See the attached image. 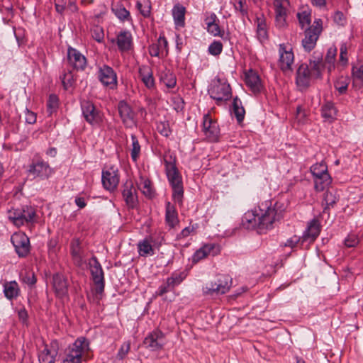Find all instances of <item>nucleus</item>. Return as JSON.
<instances>
[{
    "mask_svg": "<svg viewBox=\"0 0 363 363\" xmlns=\"http://www.w3.org/2000/svg\"><path fill=\"white\" fill-rule=\"evenodd\" d=\"M89 342L84 337H78L65 351L61 363H82L83 355L89 350Z\"/></svg>",
    "mask_w": 363,
    "mask_h": 363,
    "instance_id": "3",
    "label": "nucleus"
},
{
    "mask_svg": "<svg viewBox=\"0 0 363 363\" xmlns=\"http://www.w3.org/2000/svg\"><path fill=\"white\" fill-rule=\"evenodd\" d=\"M28 172L35 178L46 179L52 174V169L48 162L41 159H38L33 160L31 164L28 166Z\"/></svg>",
    "mask_w": 363,
    "mask_h": 363,
    "instance_id": "11",
    "label": "nucleus"
},
{
    "mask_svg": "<svg viewBox=\"0 0 363 363\" xmlns=\"http://www.w3.org/2000/svg\"><path fill=\"white\" fill-rule=\"evenodd\" d=\"M223 50V45L220 41H213L208 47V52L214 56H217L221 53Z\"/></svg>",
    "mask_w": 363,
    "mask_h": 363,
    "instance_id": "58",
    "label": "nucleus"
},
{
    "mask_svg": "<svg viewBox=\"0 0 363 363\" xmlns=\"http://www.w3.org/2000/svg\"><path fill=\"white\" fill-rule=\"evenodd\" d=\"M119 180L118 169L111 167L102 171L101 182L106 190L113 191L117 188Z\"/></svg>",
    "mask_w": 363,
    "mask_h": 363,
    "instance_id": "15",
    "label": "nucleus"
},
{
    "mask_svg": "<svg viewBox=\"0 0 363 363\" xmlns=\"http://www.w3.org/2000/svg\"><path fill=\"white\" fill-rule=\"evenodd\" d=\"M136 8L143 17H150L151 13V4L149 0H143L142 1H138L136 3Z\"/></svg>",
    "mask_w": 363,
    "mask_h": 363,
    "instance_id": "45",
    "label": "nucleus"
},
{
    "mask_svg": "<svg viewBox=\"0 0 363 363\" xmlns=\"http://www.w3.org/2000/svg\"><path fill=\"white\" fill-rule=\"evenodd\" d=\"M138 251L140 256L147 257L154 255V249L149 239L145 238L138 244Z\"/></svg>",
    "mask_w": 363,
    "mask_h": 363,
    "instance_id": "37",
    "label": "nucleus"
},
{
    "mask_svg": "<svg viewBox=\"0 0 363 363\" xmlns=\"http://www.w3.org/2000/svg\"><path fill=\"white\" fill-rule=\"evenodd\" d=\"M165 221L172 228L179 223L178 213L176 208L169 201H167L165 206Z\"/></svg>",
    "mask_w": 363,
    "mask_h": 363,
    "instance_id": "32",
    "label": "nucleus"
},
{
    "mask_svg": "<svg viewBox=\"0 0 363 363\" xmlns=\"http://www.w3.org/2000/svg\"><path fill=\"white\" fill-rule=\"evenodd\" d=\"M20 288L16 281H7L4 284V294L5 297L12 301L20 295Z\"/></svg>",
    "mask_w": 363,
    "mask_h": 363,
    "instance_id": "33",
    "label": "nucleus"
},
{
    "mask_svg": "<svg viewBox=\"0 0 363 363\" xmlns=\"http://www.w3.org/2000/svg\"><path fill=\"white\" fill-rule=\"evenodd\" d=\"M352 76L354 83H363V65L353 66Z\"/></svg>",
    "mask_w": 363,
    "mask_h": 363,
    "instance_id": "50",
    "label": "nucleus"
},
{
    "mask_svg": "<svg viewBox=\"0 0 363 363\" xmlns=\"http://www.w3.org/2000/svg\"><path fill=\"white\" fill-rule=\"evenodd\" d=\"M233 113L235 114V116L236 117L238 122V123L242 122L245 117V111L242 106L241 101L239 99H238V97H235L233 99Z\"/></svg>",
    "mask_w": 363,
    "mask_h": 363,
    "instance_id": "39",
    "label": "nucleus"
},
{
    "mask_svg": "<svg viewBox=\"0 0 363 363\" xmlns=\"http://www.w3.org/2000/svg\"><path fill=\"white\" fill-rule=\"evenodd\" d=\"M279 65L283 72L291 71L294 56L291 50H286L284 45H279Z\"/></svg>",
    "mask_w": 363,
    "mask_h": 363,
    "instance_id": "27",
    "label": "nucleus"
},
{
    "mask_svg": "<svg viewBox=\"0 0 363 363\" xmlns=\"http://www.w3.org/2000/svg\"><path fill=\"white\" fill-rule=\"evenodd\" d=\"M60 78L65 89H68L69 87L72 86L74 79V75L71 71L65 72Z\"/></svg>",
    "mask_w": 363,
    "mask_h": 363,
    "instance_id": "51",
    "label": "nucleus"
},
{
    "mask_svg": "<svg viewBox=\"0 0 363 363\" xmlns=\"http://www.w3.org/2000/svg\"><path fill=\"white\" fill-rule=\"evenodd\" d=\"M165 172L172 189V199L179 204L182 203L184 196V186L182 177L176 166V157L169 151L164 155Z\"/></svg>",
    "mask_w": 363,
    "mask_h": 363,
    "instance_id": "2",
    "label": "nucleus"
},
{
    "mask_svg": "<svg viewBox=\"0 0 363 363\" xmlns=\"http://www.w3.org/2000/svg\"><path fill=\"white\" fill-rule=\"evenodd\" d=\"M9 219L19 228L25 224L33 223L35 211L30 206H25L22 209H13L9 211Z\"/></svg>",
    "mask_w": 363,
    "mask_h": 363,
    "instance_id": "7",
    "label": "nucleus"
},
{
    "mask_svg": "<svg viewBox=\"0 0 363 363\" xmlns=\"http://www.w3.org/2000/svg\"><path fill=\"white\" fill-rule=\"evenodd\" d=\"M59 106V99L55 94H50L47 102V111L49 115L56 112Z\"/></svg>",
    "mask_w": 363,
    "mask_h": 363,
    "instance_id": "48",
    "label": "nucleus"
},
{
    "mask_svg": "<svg viewBox=\"0 0 363 363\" xmlns=\"http://www.w3.org/2000/svg\"><path fill=\"white\" fill-rule=\"evenodd\" d=\"M232 283V278L228 275H218L214 281L202 288L203 294L211 296L225 294L230 289Z\"/></svg>",
    "mask_w": 363,
    "mask_h": 363,
    "instance_id": "5",
    "label": "nucleus"
},
{
    "mask_svg": "<svg viewBox=\"0 0 363 363\" xmlns=\"http://www.w3.org/2000/svg\"><path fill=\"white\" fill-rule=\"evenodd\" d=\"M112 42L116 43L118 48L121 52H128L133 45L132 34L126 30L119 32L116 40L113 39Z\"/></svg>",
    "mask_w": 363,
    "mask_h": 363,
    "instance_id": "26",
    "label": "nucleus"
},
{
    "mask_svg": "<svg viewBox=\"0 0 363 363\" xmlns=\"http://www.w3.org/2000/svg\"><path fill=\"white\" fill-rule=\"evenodd\" d=\"M149 54L152 57H163L165 55L163 54V50L159 46L158 43H152L148 48Z\"/></svg>",
    "mask_w": 363,
    "mask_h": 363,
    "instance_id": "55",
    "label": "nucleus"
},
{
    "mask_svg": "<svg viewBox=\"0 0 363 363\" xmlns=\"http://www.w3.org/2000/svg\"><path fill=\"white\" fill-rule=\"evenodd\" d=\"M197 226L189 225L184 228L179 234L177 235V240H181L190 235V234L195 231Z\"/></svg>",
    "mask_w": 363,
    "mask_h": 363,
    "instance_id": "63",
    "label": "nucleus"
},
{
    "mask_svg": "<svg viewBox=\"0 0 363 363\" xmlns=\"http://www.w3.org/2000/svg\"><path fill=\"white\" fill-rule=\"evenodd\" d=\"M122 195L128 208L134 209L138 203L137 191L132 180H126L123 185Z\"/></svg>",
    "mask_w": 363,
    "mask_h": 363,
    "instance_id": "17",
    "label": "nucleus"
},
{
    "mask_svg": "<svg viewBox=\"0 0 363 363\" xmlns=\"http://www.w3.org/2000/svg\"><path fill=\"white\" fill-rule=\"evenodd\" d=\"M143 344L151 351L162 350L165 344L164 333L158 329L152 331L145 337Z\"/></svg>",
    "mask_w": 363,
    "mask_h": 363,
    "instance_id": "13",
    "label": "nucleus"
},
{
    "mask_svg": "<svg viewBox=\"0 0 363 363\" xmlns=\"http://www.w3.org/2000/svg\"><path fill=\"white\" fill-rule=\"evenodd\" d=\"M321 115L325 121L331 123L337 115V110L334 104L328 101L321 108Z\"/></svg>",
    "mask_w": 363,
    "mask_h": 363,
    "instance_id": "35",
    "label": "nucleus"
},
{
    "mask_svg": "<svg viewBox=\"0 0 363 363\" xmlns=\"http://www.w3.org/2000/svg\"><path fill=\"white\" fill-rule=\"evenodd\" d=\"M112 11L121 21H130L131 19L130 12L121 4L112 7Z\"/></svg>",
    "mask_w": 363,
    "mask_h": 363,
    "instance_id": "42",
    "label": "nucleus"
},
{
    "mask_svg": "<svg viewBox=\"0 0 363 363\" xmlns=\"http://www.w3.org/2000/svg\"><path fill=\"white\" fill-rule=\"evenodd\" d=\"M59 351V345L57 340H52L49 345L38 352L40 363H55Z\"/></svg>",
    "mask_w": 363,
    "mask_h": 363,
    "instance_id": "16",
    "label": "nucleus"
},
{
    "mask_svg": "<svg viewBox=\"0 0 363 363\" xmlns=\"http://www.w3.org/2000/svg\"><path fill=\"white\" fill-rule=\"evenodd\" d=\"M245 83L255 94L259 93L262 89L259 76L252 69L249 70L245 74Z\"/></svg>",
    "mask_w": 363,
    "mask_h": 363,
    "instance_id": "29",
    "label": "nucleus"
},
{
    "mask_svg": "<svg viewBox=\"0 0 363 363\" xmlns=\"http://www.w3.org/2000/svg\"><path fill=\"white\" fill-rule=\"evenodd\" d=\"M257 34L260 41L267 39V30L265 19L263 17L257 18Z\"/></svg>",
    "mask_w": 363,
    "mask_h": 363,
    "instance_id": "40",
    "label": "nucleus"
},
{
    "mask_svg": "<svg viewBox=\"0 0 363 363\" xmlns=\"http://www.w3.org/2000/svg\"><path fill=\"white\" fill-rule=\"evenodd\" d=\"M157 130L162 135L168 137L171 133V130L168 121H160L157 123Z\"/></svg>",
    "mask_w": 363,
    "mask_h": 363,
    "instance_id": "52",
    "label": "nucleus"
},
{
    "mask_svg": "<svg viewBox=\"0 0 363 363\" xmlns=\"http://www.w3.org/2000/svg\"><path fill=\"white\" fill-rule=\"evenodd\" d=\"M339 62L342 66H345L348 63L347 46V44L345 43H342L340 45Z\"/></svg>",
    "mask_w": 363,
    "mask_h": 363,
    "instance_id": "56",
    "label": "nucleus"
},
{
    "mask_svg": "<svg viewBox=\"0 0 363 363\" xmlns=\"http://www.w3.org/2000/svg\"><path fill=\"white\" fill-rule=\"evenodd\" d=\"M70 254L73 264L78 267H82L84 264V255L79 239L74 238L71 240Z\"/></svg>",
    "mask_w": 363,
    "mask_h": 363,
    "instance_id": "25",
    "label": "nucleus"
},
{
    "mask_svg": "<svg viewBox=\"0 0 363 363\" xmlns=\"http://www.w3.org/2000/svg\"><path fill=\"white\" fill-rule=\"evenodd\" d=\"M297 16L301 28H303L305 26H307L311 23V16L309 13L304 11L301 13H298Z\"/></svg>",
    "mask_w": 363,
    "mask_h": 363,
    "instance_id": "61",
    "label": "nucleus"
},
{
    "mask_svg": "<svg viewBox=\"0 0 363 363\" xmlns=\"http://www.w3.org/2000/svg\"><path fill=\"white\" fill-rule=\"evenodd\" d=\"M186 278L184 272H174L167 278L172 286L174 288L179 285Z\"/></svg>",
    "mask_w": 363,
    "mask_h": 363,
    "instance_id": "49",
    "label": "nucleus"
},
{
    "mask_svg": "<svg viewBox=\"0 0 363 363\" xmlns=\"http://www.w3.org/2000/svg\"><path fill=\"white\" fill-rule=\"evenodd\" d=\"M11 242L19 257H26L29 254L30 240L26 233L23 232L13 233L11 237Z\"/></svg>",
    "mask_w": 363,
    "mask_h": 363,
    "instance_id": "10",
    "label": "nucleus"
},
{
    "mask_svg": "<svg viewBox=\"0 0 363 363\" xmlns=\"http://www.w3.org/2000/svg\"><path fill=\"white\" fill-rule=\"evenodd\" d=\"M139 77L147 89L155 86V79L151 68L147 65H142L138 70Z\"/></svg>",
    "mask_w": 363,
    "mask_h": 363,
    "instance_id": "30",
    "label": "nucleus"
},
{
    "mask_svg": "<svg viewBox=\"0 0 363 363\" xmlns=\"http://www.w3.org/2000/svg\"><path fill=\"white\" fill-rule=\"evenodd\" d=\"M313 79L309 70V66L306 63L299 65L296 73V84L300 89H306L309 86Z\"/></svg>",
    "mask_w": 363,
    "mask_h": 363,
    "instance_id": "24",
    "label": "nucleus"
},
{
    "mask_svg": "<svg viewBox=\"0 0 363 363\" xmlns=\"http://www.w3.org/2000/svg\"><path fill=\"white\" fill-rule=\"evenodd\" d=\"M172 13L176 28L184 27L186 8L180 4H177L173 6Z\"/></svg>",
    "mask_w": 363,
    "mask_h": 363,
    "instance_id": "31",
    "label": "nucleus"
},
{
    "mask_svg": "<svg viewBox=\"0 0 363 363\" xmlns=\"http://www.w3.org/2000/svg\"><path fill=\"white\" fill-rule=\"evenodd\" d=\"M234 7L235 10L240 11L242 16L247 15L246 0H234Z\"/></svg>",
    "mask_w": 363,
    "mask_h": 363,
    "instance_id": "62",
    "label": "nucleus"
},
{
    "mask_svg": "<svg viewBox=\"0 0 363 363\" xmlns=\"http://www.w3.org/2000/svg\"><path fill=\"white\" fill-rule=\"evenodd\" d=\"M339 199V196H337L336 191H327L324 194L323 201L325 204L324 211L333 208Z\"/></svg>",
    "mask_w": 363,
    "mask_h": 363,
    "instance_id": "44",
    "label": "nucleus"
},
{
    "mask_svg": "<svg viewBox=\"0 0 363 363\" xmlns=\"http://www.w3.org/2000/svg\"><path fill=\"white\" fill-rule=\"evenodd\" d=\"M311 172L313 178L322 177L325 174H328V167L324 162L316 163L311 167Z\"/></svg>",
    "mask_w": 363,
    "mask_h": 363,
    "instance_id": "47",
    "label": "nucleus"
},
{
    "mask_svg": "<svg viewBox=\"0 0 363 363\" xmlns=\"http://www.w3.org/2000/svg\"><path fill=\"white\" fill-rule=\"evenodd\" d=\"M309 70L313 79H321L324 64L323 62V55L321 53L313 52L312 58L309 59Z\"/></svg>",
    "mask_w": 363,
    "mask_h": 363,
    "instance_id": "20",
    "label": "nucleus"
},
{
    "mask_svg": "<svg viewBox=\"0 0 363 363\" xmlns=\"http://www.w3.org/2000/svg\"><path fill=\"white\" fill-rule=\"evenodd\" d=\"M89 269L92 280L96 286V295H101L105 288L104 273L101 264L96 257L91 258Z\"/></svg>",
    "mask_w": 363,
    "mask_h": 363,
    "instance_id": "8",
    "label": "nucleus"
},
{
    "mask_svg": "<svg viewBox=\"0 0 363 363\" xmlns=\"http://www.w3.org/2000/svg\"><path fill=\"white\" fill-rule=\"evenodd\" d=\"M208 93L211 98L220 106L223 101L229 100L232 96L230 84L224 79L215 78L211 83Z\"/></svg>",
    "mask_w": 363,
    "mask_h": 363,
    "instance_id": "4",
    "label": "nucleus"
},
{
    "mask_svg": "<svg viewBox=\"0 0 363 363\" xmlns=\"http://www.w3.org/2000/svg\"><path fill=\"white\" fill-rule=\"evenodd\" d=\"M314 187L317 191H323L331 183L332 179L329 174H325L322 177H314Z\"/></svg>",
    "mask_w": 363,
    "mask_h": 363,
    "instance_id": "38",
    "label": "nucleus"
},
{
    "mask_svg": "<svg viewBox=\"0 0 363 363\" xmlns=\"http://www.w3.org/2000/svg\"><path fill=\"white\" fill-rule=\"evenodd\" d=\"M67 59L69 63L77 70H84L86 67V58L75 48H68Z\"/></svg>",
    "mask_w": 363,
    "mask_h": 363,
    "instance_id": "23",
    "label": "nucleus"
},
{
    "mask_svg": "<svg viewBox=\"0 0 363 363\" xmlns=\"http://www.w3.org/2000/svg\"><path fill=\"white\" fill-rule=\"evenodd\" d=\"M203 132L209 142H217L219 138L220 129L217 122L213 120L209 113L205 114L203 118Z\"/></svg>",
    "mask_w": 363,
    "mask_h": 363,
    "instance_id": "12",
    "label": "nucleus"
},
{
    "mask_svg": "<svg viewBox=\"0 0 363 363\" xmlns=\"http://www.w3.org/2000/svg\"><path fill=\"white\" fill-rule=\"evenodd\" d=\"M282 216L281 211L278 212L274 207L269 205V201H265L243 215L242 225L247 230H268L271 229L273 223L279 220Z\"/></svg>",
    "mask_w": 363,
    "mask_h": 363,
    "instance_id": "1",
    "label": "nucleus"
},
{
    "mask_svg": "<svg viewBox=\"0 0 363 363\" xmlns=\"http://www.w3.org/2000/svg\"><path fill=\"white\" fill-rule=\"evenodd\" d=\"M118 109L120 117L125 128H131L136 125L135 113L125 101H119Z\"/></svg>",
    "mask_w": 363,
    "mask_h": 363,
    "instance_id": "14",
    "label": "nucleus"
},
{
    "mask_svg": "<svg viewBox=\"0 0 363 363\" xmlns=\"http://www.w3.org/2000/svg\"><path fill=\"white\" fill-rule=\"evenodd\" d=\"M337 55V48L335 47H330L328 51L326 56L325 57V61L326 63L329 64L328 67V70L329 72L332 71L335 68V60Z\"/></svg>",
    "mask_w": 363,
    "mask_h": 363,
    "instance_id": "46",
    "label": "nucleus"
},
{
    "mask_svg": "<svg viewBox=\"0 0 363 363\" xmlns=\"http://www.w3.org/2000/svg\"><path fill=\"white\" fill-rule=\"evenodd\" d=\"M92 38L97 42L101 43L104 38V29L99 26H94L91 30Z\"/></svg>",
    "mask_w": 363,
    "mask_h": 363,
    "instance_id": "54",
    "label": "nucleus"
},
{
    "mask_svg": "<svg viewBox=\"0 0 363 363\" xmlns=\"http://www.w3.org/2000/svg\"><path fill=\"white\" fill-rule=\"evenodd\" d=\"M82 115L85 121L93 126H99L102 123L103 114L89 101H83L81 103Z\"/></svg>",
    "mask_w": 363,
    "mask_h": 363,
    "instance_id": "9",
    "label": "nucleus"
},
{
    "mask_svg": "<svg viewBox=\"0 0 363 363\" xmlns=\"http://www.w3.org/2000/svg\"><path fill=\"white\" fill-rule=\"evenodd\" d=\"M130 349V342L129 341L125 342L119 349L117 353V358L118 359H123Z\"/></svg>",
    "mask_w": 363,
    "mask_h": 363,
    "instance_id": "60",
    "label": "nucleus"
},
{
    "mask_svg": "<svg viewBox=\"0 0 363 363\" xmlns=\"http://www.w3.org/2000/svg\"><path fill=\"white\" fill-rule=\"evenodd\" d=\"M301 242L303 245L304 242H302V236L298 237L297 235H294L286 240L284 244V246L289 247L291 248H294L296 246L298 243Z\"/></svg>",
    "mask_w": 363,
    "mask_h": 363,
    "instance_id": "64",
    "label": "nucleus"
},
{
    "mask_svg": "<svg viewBox=\"0 0 363 363\" xmlns=\"http://www.w3.org/2000/svg\"><path fill=\"white\" fill-rule=\"evenodd\" d=\"M321 225L318 219L313 218L308 223L307 228L302 235V242H313L320 235Z\"/></svg>",
    "mask_w": 363,
    "mask_h": 363,
    "instance_id": "21",
    "label": "nucleus"
},
{
    "mask_svg": "<svg viewBox=\"0 0 363 363\" xmlns=\"http://www.w3.org/2000/svg\"><path fill=\"white\" fill-rule=\"evenodd\" d=\"M174 287L167 279L166 281L159 286L157 291H156V295L162 296L164 294L172 291Z\"/></svg>",
    "mask_w": 363,
    "mask_h": 363,
    "instance_id": "57",
    "label": "nucleus"
},
{
    "mask_svg": "<svg viewBox=\"0 0 363 363\" xmlns=\"http://www.w3.org/2000/svg\"><path fill=\"white\" fill-rule=\"evenodd\" d=\"M322 30L321 19H316L305 30L304 38L302 39L301 44L306 52H309L315 47Z\"/></svg>",
    "mask_w": 363,
    "mask_h": 363,
    "instance_id": "6",
    "label": "nucleus"
},
{
    "mask_svg": "<svg viewBox=\"0 0 363 363\" xmlns=\"http://www.w3.org/2000/svg\"><path fill=\"white\" fill-rule=\"evenodd\" d=\"M219 251V247L215 244H206L196 250L192 257L193 262H198L208 255H215Z\"/></svg>",
    "mask_w": 363,
    "mask_h": 363,
    "instance_id": "28",
    "label": "nucleus"
},
{
    "mask_svg": "<svg viewBox=\"0 0 363 363\" xmlns=\"http://www.w3.org/2000/svg\"><path fill=\"white\" fill-rule=\"evenodd\" d=\"M348 84V79L342 77L335 82V87L340 94H344L347 89Z\"/></svg>",
    "mask_w": 363,
    "mask_h": 363,
    "instance_id": "53",
    "label": "nucleus"
},
{
    "mask_svg": "<svg viewBox=\"0 0 363 363\" xmlns=\"http://www.w3.org/2000/svg\"><path fill=\"white\" fill-rule=\"evenodd\" d=\"M273 4L275 11L276 22L279 27H283L286 24L287 11L290 5L289 1L274 0Z\"/></svg>",
    "mask_w": 363,
    "mask_h": 363,
    "instance_id": "22",
    "label": "nucleus"
},
{
    "mask_svg": "<svg viewBox=\"0 0 363 363\" xmlns=\"http://www.w3.org/2000/svg\"><path fill=\"white\" fill-rule=\"evenodd\" d=\"M52 285L57 297L63 298L68 295V280L62 274L56 273L52 276Z\"/></svg>",
    "mask_w": 363,
    "mask_h": 363,
    "instance_id": "19",
    "label": "nucleus"
},
{
    "mask_svg": "<svg viewBox=\"0 0 363 363\" xmlns=\"http://www.w3.org/2000/svg\"><path fill=\"white\" fill-rule=\"evenodd\" d=\"M98 77L104 86L114 89L117 86V75L112 67L104 65L99 69Z\"/></svg>",
    "mask_w": 363,
    "mask_h": 363,
    "instance_id": "18",
    "label": "nucleus"
},
{
    "mask_svg": "<svg viewBox=\"0 0 363 363\" xmlns=\"http://www.w3.org/2000/svg\"><path fill=\"white\" fill-rule=\"evenodd\" d=\"M160 81L168 88H174L177 84L175 75L169 70L162 72L160 75Z\"/></svg>",
    "mask_w": 363,
    "mask_h": 363,
    "instance_id": "43",
    "label": "nucleus"
},
{
    "mask_svg": "<svg viewBox=\"0 0 363 363\" xmlns=\"http://www.w3.org/2000/svg\"><path fill=\"white\" fill-rule=\"evenodd\" d=\"M140 189L143 194L148 198H152L155 196V192L152 186V182L148 179H145L143 177L140 178V183L138 184Z\"/></svg>",
    "mask_w": 363,
    "mask_h": 363,
    "instance_id": "36",
    "label": "nucleus"
},
{
    "mask_svg": "<svg viewBox=\"0 0 363 363\" xmlns=\"http://www.w3.org/2000/svg\"><path fill=\"white\" fill-rule=\"evenodd\" d=\"M216 19L217 16L215 13H211L206 18L205 22L207 26V30L214 36H222L224 31H221L218 24L216 23Z\"/></svg>",
    "mask_w": 363,
    "mask_h": 363,
    "instance_id": "34",
    "label": "nucleus"
},
{
    "mask_svg": "<svg viewBox=\"0 0 363 363\" xmlns=\"http://www.w3.org/2000/svg\"><path fill=\"white\" fill-rule=\"evenodd\" d=\"M131 138V148H130V157L133 162H137L140 157L141 152V146L139 143L138 139L136 135L132 134Z\"/></svg>",
    "mask_w": 363,
    "mask_h": 363,
    "instance_id": "41",
    "label": "nucleus"
},
{
    "mask_svg": "<svg viewBox=\"0 0 363 363\" xmlns=\"http://www.w3.org/2000/svg\"><path fill=\"white\" fill-rule=\"evenodd\" d=\"M22 281L27 285L30 286H33L37 281V279L35 277L34 272H26L25 274L22 277Z\"/></svg>",
    "mask_w": 363,
    "mask_h": 363,
    "instance_id": "59",
    "label": "nucleus"
}]
</instances>
